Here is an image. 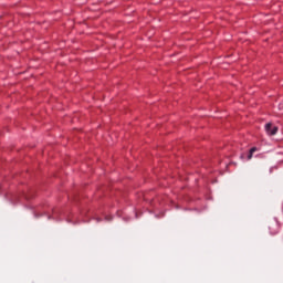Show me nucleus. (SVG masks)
<instances>
[{"label":"nucleus","instance_id":"1","mask_svg":"<svg viewBox=\"0 0 283 283\" xmlns=\"http://www.w3.org/2000/svg\"><path fill=\"white\" fill-rule=\"evenodd\" d=\"M265 132H268L270 136H275V134H277V127H273V125L269 123L265 125Z\"/></svg>","mask_w":283,"mask_h":283},{"label":"nucleus","instance_id":"2","mask_svg":"<svg viewBox=\"0 0 283 283\" xmlns=\"http://www.w3.org/2000/svg\"><path fill=\"white\" fill-rule=\"evenodd\" d=\"M255 151H258V148L255 147L250 149V153L248 155V160H251L253 158V154H255Z\"/></svg>","mask_w":283,"mask_h":283}]
</instances>
